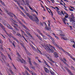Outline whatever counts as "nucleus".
<instances>
[{
    "mask_svg": "<svg viewBox=\"0 0 75 75\" xmlns=\"http://www.w3.org/2000/svg\"><path fill=\"white\" fill-rule=\"evenodd\" d=\"M24 67L25 68V69H27L28 70V71H29L30 74H32V75H35L34 74H33V71H30V70H29L28 68V67H27L26 66H25Z\"/></svg>",
    "mask_w": 75,
    "mask_h": 75,
    "instance_id": "obj_9",
    "label": "nucleus"
},
{
    "mask_svg": "<svg viewBox=\"0 0 75 75\" xmlns=\"http://www.w3.org/2000/svg\"><path fill=\"white\" fill-rule=\"evenodd\" d=\"M71 18H70V22L73 21V22H75V17L73 14H71Z\"/></svg>",
    "mask_w": 75,
    "mask_h": 75,
    "instance_id": "obj_5",
    "label": "nucleus"
},
{
    "mask_svg": "<svg viewBox=\"0 0 75 75\" xmlns=\"http://www.w3.org/2000/svg\"><path fill=\"white\" fill-rule=\"evenodd\" d=\"M32 48L34 51H36V49H35V48L34 47V46H33V47H32Z\"/></svg>",
    "mask_w": 75,
    "mask_h": 75,
    "instance_id": "obj_41",
    "label": "nucleus"
},
{
    "mask_svg": "<svg viewBox=\"0 0 75 75\" xmlns=\"http://www.w3.org/2000/svg\"><path fill=\"white\" fill-rule=\"evenodd\" d=\"M23 12H24V13H26V12H25V10L24 9H23Z\"/></svg>",
    "mask_w": 75,
    "mask_h": 75,
    "instance_id": "obj_49",
    "label": "nucleus"
},
{
    "mask_svg": "<svg viewBox=\"0 0 75 75\" xmlns=\"http://www.w3.org/2000/svg\"><path fill=\"white\" fill-rule=\"evenodd\" d=\"M70 41L71 42H74V44H75V42H74V40L72 39Z\"/></svg>",
    "mask_w": 75,
    "mask_h": 75,
    "instance_id": "obj_35",
    "label": "nucleus"
},
{
    "mask_svg": "<svg viewBox=\"0 0 75 75\" xmlns=\"http://www.w3.org/2000/svg\"><path fill=\"white\" fill-rule=\"evenodd\" d=\"M44 69L45 72H47V73H49V72H50V71H49L48 69H47V68L44 67Z\"/></svg>",
    "mask_w": 75,
    "mask_h": 75,
    "instance_id": "obj_13",
    "label": "nucleus"
},
{
    "mask_svg": "<svg viewBox=\"0 0 75 75\" xmlns=\"http://www.w3.org/2000/svg\"><path fill=\"white\" fill-rule=\"evenodd\" d=\"M55 45L58 48H61V47H60L59 46H58V45L56 44Z\"/></svg>",
    "mask_w": 75,
    "mask_h": 75,
    "instance_id": "obj_38",
    "label": "nucleus"
},
{
    "mask_svg": "<svg viewBox=\"0 0 75 75\" xmlns=\"http://www.w3.org/2000/svg\"><path fill=\"white\" fill-rule=\"evenodd\" d=\"M6 13H7V14H8V15H9L11 17H12L13 16L12 15H13V16H14L15 18H17V17L16 16H15V15L11 13H10V12H8V11L6 10Z\"/></svg>",
    "mask_w": 75,
    "mask_h": 75,
    "instance_id": "obj_4",
    "label": "nucleus"
},
{
    "mask_svg": "<svg viewBox=\"0 0 75 75\" xmlns=\"http://www.w3.org/2000/svg\"><path fill=\"white\" fill-rule=\"evenodd\" d=\"M25 74H26V75H30V74H28V72H27V71H25Z\"/></svg>",
    "mask_w": 75,
    "mask_h": 75,
    "instance_id": "obj_39",
    "label": "nucleus"
},
{
    "mask_svg": "<svg viewBox=\"0 0 75 75\" xmlns=\"http://www.w3.org/2000/svg\"><path fill=\"white\" fill-rule=\"evenodd\" d=\"M23 27H24V28H25L26 30H28V28H27L26 27H25V25H23Z\"/></svg>",
    "mask_w": 75,
    "mask_h": 75,
    "instance_id": "obj_40",
    "label": "nucleus"
},
{
    "mask_svg": "<svg viewBox=\"0 0 75 75\" xmlns=\"http://www.w3.org/2000/svg\"><path fill=\"white\" fill-rule=\"evenodd\" d=\"M12 44L13 45V46H14V47H16V46L14 45V43H13Z\"/></svg>",
    "mask_w": 75,
    "mask_h": 75,
    "instance_id": "obj_56",
    "label": "nucleus"
},
{
    "mask_svg": "<svg viewBox=\"0 0 75 75\" xmlns=\"http://www.w3.org/2000/svg\"><path fill=\"white\" fill-rule=\"evenodd\" d=\"M33 63L34 65H37V64L35 62H34Z\"/></svg>",
    "mask_w": 75,
    "mask_h": 75,
    "instance_id": "obj_43",
    "label": "nucleus"
},
{
    "mask_svg": "<svg viewBox=\"0 0 75 75\" xmlns=\"http://www.w3.org/2000/svg\"><path fill=\"white\" fill-rule=\"evenodd\" d=\"M8 28H9V29H13L12 27H11V26H10V25H8Z\"/></svg>",
    "mask_w": 75,
    "mask_h": 75,
    "instance_id": "obj_23",
    "label": "nucleus"
},
{
    "mask_svg": "<svg viewBox=\"0 0 75 75\" xmlns=\"http://www.w3.org/2000/svg\"><path fill=\"white\" fill-rule=\"evenodd\" d=\"M15 40L16 41H17V42L18 43H19V42H18V40H17V39H16Z\"/></svg>",
    "mask_w": 75,
    "mask_h": 75,
    "instance_id": "obj_50",
    "label": "nucleus"
},
{
    "mask_svg": "<svg viewBox=\"0 0 75 75\" xmlns=\"http://www.w3.org/2000/svg\"><path fill=\"white\" fill-rule=\"evenodd\" d=\"M65 69H67V71H68L69 72H70V70H69V69H68V68H67V67H64Z\"/></svg>",
    "mask_w": 75,
    "mask_h": 75,
    "instance_id": "obj_32",
    "label": "nucleus"
},
{
    "mask_svg": "<svg viewBox=\"0 0 75 75\" xmlns=\"http://www.w3.org/2000/svg\"><path fill=\"white\" fill-rule=\"evenodd\" d=\"M46 35H48V37H49L50 38V39H51V40H52L53 41L52 42V43H53V44H55V43L54 41V39L52 38V37H51V36H50L48 33H47Z\"/></svg>",
    "mask_w": 75,
    "mask_h": 75,
    "instance_id": "obj_8",
    "label": "nucleus"
},
{
    "mask_svg": "<svg viewBox=\"0 0 75 75\" xmlns=\"http://www.w3.org/2000/svg\"><path fill=\"white\" fill-rule=\"evenodd\" d=\"M0 3L2 4V5H3V6H5V4H4V3L3 2H2V1L0 0Z\"/></svg>",
    "mask_w": 75,
    "mask_h": 75,
    "instance_id": "obj_27",
    "label": "nucleus"
},
{
    "mask_svg": "<svg viewBox=\"0 0 75 75\" xmlns=\"http://www.w3.org/2000/svg\"><path fill=\"white\" fill-rule=\"evenodd\" d=\"M60 4L61 5H62V6H63V4H62V2H60Z\"/></svg>",
    "mask_w": 75,
    "mask_h": 75,
    "instance_id": "obj_59",
    "label": "nucleus"
},
{
    "mask_svg": "<svg viewBox=\"0 0 75 75\" xmlns=\"http://www.w3.org/2000/svg\"><path fill=\"white\" fill-rule=\"evenodd\" d=\"M41 7H42V8H44V6H42V4H41Z\"/></svg>",
    "mask_w": 75,
    "mask_h": 75,
    "instance_id": "obj_64",
    "label": "nucleus"
},
{
    "mask_svg": "<svg viewBox=\"0 0 75 75\" xmlns=\"http://www.w3.org/2000/svg\"><path fill=\"white\" fill-rule=\"evenodd\" d=\"M45 65H46L48 67H50V66L48 65V64H47V62H46L45 61Z\"/></svg>",
    "mask_w": 75,
    "mask_h": 75,
    "instance_id": "obj_24",
    "label": "nucleus"
},
{
    "mask_svg": "<svg viewBox=\"0 0 75 75\" xmlns=\"http://www.w3.org/2000/svg\"><path fill=\"white\" fill-rule=\"evenodd\" d=\"M50 56L49 57H47V58L48 59H49L50 61H51V62H53V63H54V62L53 61H52V59H51V58H50Z\"/></svg>",
    "mask_w": 75,
    "mask_h": 75,
    "instance_id": "obj_16",
    "label": "nucleus"
},
{
    "mask_svg": "<svg viewBox=\"0 0 75 75\" xmlns=\"http://www.w3.org/2000/svg\"><path fill=\"white\" fill-rule=\"evenodd\" d=\"M17 55H18V56L19 57H20V54H19V53L18 52H17Z\"/></svg>",
    "mask_w": 75,
    "mask_h": 75,
    "instance_id": "obj_46",
    "label": "nucleus"
},
{
    "mask_svg": "<svg viewBox=\"0 0 75 75\" xmlns=\"http://www.w3.org/2000/svg\"><path fill=\"white\" fill-rule=\"evenodd\" d=\"M1 50L2 51H4V50H3V49L2 48H1Z\"/></svg>",
    "mask_w": 75,
    "mask_h": 75,
    "instance_id": "obj_57",
    "label": "nucleus"
},
{
    "mask_svg": "<svg viewBox=\"0 0 75 75\" xmlns=\"http://www.w3.org/2000/svg\"><path fill=\"white\" fill-rule=\"evenodd\" d=\"M29 18L31 20H34V18H33V16H29Z\"/></svg>",
    "mask_w": 75,
    "mask_h": 75,
    "instance_id": "obj_20",
    "label": "nucleus"
},
{
    "mask_svg": "<svg viewBox=\"0 0 75 75\" xmlns=\"http://www.w3.org/2000/svg\"><path fill=\"white\" fill-rule=\"evenodd\" d=\"M57 12L58 14H59V15H62V13H61V12H60L59 10H57Z\"/></svg>",
    "mask_w": 75,
    "mask_h": 75,
    "instance_id": "obj_22",
    "label": "nucleus"
},
{
    "mask_svg": "<svg viewBox=\"0 0 75 75\" xmlns=\"http://www.w3.org/2000/svg\"><path fill=\"white\" fill-rule=\"evenodd\" d=\"M55 37L56 38H57V39L58 40L59 39V38H58V37L56 36H55Z\"/></svg>",
    "mask_w": 75,
    "mask_h": 75,
    "instance_id": "obj_48",
    "label": "nucleus"
},
{
    "mask_svg": "<svg viewBox=\"0 0 75 75\" xmlns=\"http://www.w3.org/2000/svg\"><path fill=\"white\" fill-rule=\"evenodd\" d=\"M61 13H62V14H63V15H64V13H63V11H62Z\"/></svg>",
    "mask_w": 75,
    "mask_h": 75,
    "instance_id": "obj_61",
    "label": "nucleus"
},
{
    "mask_svg": "<svg viewBox=\"0 0 75 75\" xmlns=\"http://www.w3.org/2000/svg\"><path fill=\"white\" fill-rule=\"evenodd\" d=\"M45 28L46 29V30H51V28H48V27H45Z\"/></svg>",
    "mask_w": 75,
    "mask_h": 75,
    "instance_id": "obj_29",
    "label": "nucleus"
},
{
    "mask_svg": "<svg viewBox=\"0 0 75 75\" xmlns=\"http://www.w3.org/2000/svg\"><path fill=\"white\" fill-rule=\"evenodd\" d=\"M20 7L21 9L22 10H23L24 9H23V8L22 6H20Z\"/></svg>",
    "mask_w": 75,
    "mask_h": 75,
    "instance_id": "obj_53",
    "label": "nucleus"
},
{
    "mask_svg": "<svg viewBox=\"0 0 75 75\" xmlns=\"http://www.w3.org/2000/svg\"><path fill=\"white\" fill-rule=\"evenodd\" d=\"M73 47L74 48H75V44H73L72 45Z\"/></svg>",
    "mask_w": 75,
    "mask_h": 75,
    "instance_id": "obj_47",
    "label": "nucleus"
},
{
    "mask_svg": "<svg viewBox=\"0 0 75 75\" xmlns=\"http://www.w3.org/2000/svg\"><path fill=\"white\" fill-rule=\"evenodd\" d=\"M70 7L71 8H74L72 6H70Z\"/></svg>",
    "mask_w": 75,
    "mask_h": 75,
    "instance_id": "obj_52",
    "label": "nucleus"
},
{
    "mask_svg": "<svg viewBox=\"0 0 75 75\" xmlns=\"http://www.w3.org/2000/svg\"><path fill=\"white\" fill-rule=\"evenodd\" d=\"M69 10H70V11H74V10H73L72 9L69 8Z\"/></svg>",
    "mask_w": 75,
    "mask_h": 75,
    "instance_id": "obj_62",
    "label": "nucleus"
},
{
    "mask_svg": "<svg viewBox=\"0 0 75 75\" xmlns=\"http://www.w3.org/2000/svg\"><path fill=\"white\" fill-rule=\"evenodd\" d=\"M9 71L11 72V74H14L13 72L11 71V69H9Z\"/></svg>",
    "mask_w": 75,
    "mask_h": 75,
    "instance_id": "obj_26",
    "label": "nucleus"
},
{
    "mask_svg": "<svg viewBox=\"0 0 75 75\" xmlns=\"http://www.w3.org/2000/svg\"><path fill=\"white\" fill-rule=\"evenodd\" d=\"M41 45L43 47H44V48H45V49L46 50H47V51H51L52 52H54V51L52 50V49L56 51L55 47L52 46H51V47H50L48 45H47V46H46L45 45L42 44H41Z\"/></svg>",
    "mask_w": 75,
    "mask_h": 75,
    "instance_id": "obj_1",
    "label": "nucleus"
},
{
    "mask_svg": "<svg viewBox=\"0 0 75 75\" xmlns=\"http://www.w3.org/2000/svg\"><path fill=\"white\" fill-rule=\"evenodd\" d=\"M0 26H1V28H2L3 29L4 31H5V32H6V30H5V28L3 27V25H1V23H0Z\"/></svg>",
    "mask_w": 75,
    "mask_h": 75,
    "instance_id": "obj_15",
    "label": "nucleus"
},
{
    "mask_svg": "<svg viewBox=\"0 0 75 75\" xmlns=\"http://www.w3.org/2000/svg\"><path fill=\"white\" fill-rule=\"evenodd\" d=\"M21 31L22 32V33L23 34H25V33L22 30H21ZM23 34H22V35L23 37V38H24L25 40V41H26V42H27V40H26V39L25 38H24V36H23Z\"/></svg>",
    "mask_w": 75,
    "mask_h": 75,
    "instance_id": "obj_12",
    "label": "nucleus"
},
{
    "mask_svg": "<svg viewBox=\"0 0 75 75\" xmlns=\"http://www.w3.org/2000/svg\"><path fill=\"white\" fill-rule=\"evenodd\" d=\"M64 24H67V20L66 18H62Z\"/></svg>",
    "mask_w": 75,
    "mask_h": 75,
    "instance_id": "obj_10",
    "label": "nucleus"
},
{
    "mask_svg": "<svg viewBox=\"0 0 75 75\" xmlns=\"http://www.w3.org/2000/svg\"><path fill=\"white\" fill-rule=\"evenodd\" d=\"M63 51L64 52H65V54H67V55H69V53H68V52H67L66 51H65L64 50H63Z\"/></svg>",
    "mask_w": 75,
    "mask_h": 75,
    "instance_id": "obj_34",
    "label": "nucleus"
},
{
    "mask_svg": "<svg viewBox=\"0 0 75 75\" xmlns=\"http://www.w3.org/2000/svg\"><path fill=\"white\" fill-rule=\"evenodd\" d=\"M69 27L70 28V30H72V26H69Z\"/></svg>",
    "mask_w": 75,
    "mask_h": 75,
    "instance_id": "obj_45",
    "label": "nucleus"
},
{
    "mask_svg": "<svg viewBox=\"0 0 75 75\" xmlns=\"http://www.w3.org/2000/svg\"><path fill=\"white\" fill-rule=\"evenodd\" d=\"M28 59L29 60V62L30 65H32V64L31 63V58H28Z\"/></svg>",
    "mask_w": 75,
    "mask_h": 75,
    "instance_id": "obj_19",
    "label": "nucleus"
},
{
    "mask_svg": "<svg viewBox=\"0 0 75 75\" xmlns=\"http://www.w3.org/2000/svg\"><path fill=\"white\" fill-rule=\"evenodd\" d=\"M66 14H67V15L65 16V18H68V17H69V16L68 14H67V13H66Z\"/></svg>",
    "mask_w": 75,
    "mask_h": 75,
    "instance_id": "obj_36",
    "label": "nucleus"
},
{
    "mask_svg": "<svg viewBox=\"0 0 75 75\" xmlns=\"http://www.w3.org/2000/svg\"><path fill=\"white\" fill-rule=\"evenodd\" d=\"M25 14H26V15L28 17H29V16H30V15L28 13H25Z\"/></svg>",
    "mask_w": 75,
    "mask_h": 75,
    "instance_id": "obj_42",
    "label": "nucleus"
},
{
    "mask_svg": "<svg viewBox=\"0 0 75 75\" xmlns=\"http://www.w3.org/2000/svg\"><path fill=\"white\" fill-rule=\"evenodd\" d=\"M54 56L55 57L57 58V57H58V53L57 52H54Z\"/></svg>",
    "mask_w": 75,
    "mask_h": 75,
    "instance_id": "obj_14",
    "label": "nucleus"
},
{
    "mask_svg": "<svg viewBox=\"0 0 75 75\" xmlns=\"http://www.w3.org/2000/svg\"><path fill=\"white\" fill-rule=\"evenodd\" d=\"M21 14L23 15V16H25V15L24 14V13L22 12H21Z\"/></svg>",
    "mask_w": 75,
    "mask_h": 75,
    "instance_id": "obj_44",
    "label": "nucleus"
},
{
    "mask_svg": "<svg viewBox=\"0 0 75 75\" xmlns=\"http://www.w3.org/2000/svg\"><path fill=\"white\" fill-rule=\"evenodd\" d=\"M35 34L36 35L37 37H38V38L40 39V40H42V39L41 38V37L39 36L37 34Z\"/></svg>",
    "mask_w": 75,
    "mask_h": 75,
    "instance_id": "obj_17",
    "label": "nucleus"
},
{
    "mask_svg": "<svg viewBox=\"0 0 75 75\" xmlns=\"http://www.w3.org/2000/svg\"><path fill=\"white\" fill-rule=\"evenodd\" d=\"M52 34H53V35H54V37H55L56 36V35H55V33H52Z\"/></svg>",
    "mask_w": 75,
    "mask_h": 75,
    "instance_id": "obj_55",
    "label": "nucleus"
},
{
    "mask_svg": "<svg viewBox=\"0 0 75 75\" xmlns=\"http://www.w3.org/2000/svg\"><path fill=\"white\" fill-rule=\"evenodd\" d=\"M38 32V33L39 34H40V35H42V36L44 38H45H45H45V36L43 35L42 33H41V32H40V31L39 30H37Z\"/></svg>",
    "mask_w": 75,
    "mask_h": 75,
    "instance_id": "obj_11",
    "label": "nucleus"
},
{
    "mask_svg": "<svg viewBox=\"0 0 75 75\" xmlns=\"http://www.w3.org/2000/svg\"><path fill=\"white\" fill-rule=\"evenodd\" d=\"M17 59L18 61H20L21 62V63H24L25 64H27L25 60L21 57H20V59L19 57H18L17 58Z\"/></svg>",
    "mask_w": 75,
    "mask_h": 75,
    "instance_id": "obj_3",
    "label": "nucleus"
},
{
    "mask_svg": "<svg viewBox=\"0 0 75 75\" xmlns=\"http://www.w3.org/2000/svg\"><path fill=\"white\" fill-rule=\"evenodd\" d=\"M71 68L73 70H74V71L75 70V68H74V67H73V66H71Z\"/></svg>",
    "mask_w": 75,
    "mask_h": 75,
    "instance_id": "obj_37",
    "label": "nucleus"
},
{
    "mask_svg": "<svg viewBox=\"0 0 75 75\" xmlns=\"http://www.w3.org/2000/svg\"><path fill=\"white\" fill-rule=\"evenodd\" d=\"M26 33L28 35H29L30 36V37H32V36H31V35H30V34L29 33V32H26Z\"/></svg>",
    "mask_w": 75,
    "mask_h": 75,
    "instance_id": "obj_25",
    "label": "nucleus"
},
{
    "mask_svg": "<svg viewBox=\"0 0 75 75\" xmlns=\"http://www.w3.org/2000/svg\"><path fill=\"white\" fill-rule=\"evenodd\" d=\"M55 8H57V10H59V8H58V7H56Z\"/></svg>",
    "mask_w": 75,
    "mask_h": 75,
    "instance_id": "obj_51",
    "label": "nucleus"
},
{
    "mask_svg": "<svg viewBox=\"0 0 75 75\" xmlns=\"http://www.w3.org/2000/svg\"><path fill=\"white\" fill-rule=\"evenodd\" d=\"M11 21L13 22V23H14L13 24L12 23V24L13 26H14V27L15 28H16V27H18V28L19 27V26L17 24L14 23H16L15 22V21L13 20L12 19H11Z\"/></svg>",
    "mask_w": 75,
    "mask_h": 75,
    "instance_id": "obj_6",
    "label": "nucleus"
},
{
    "mask_svg": "<svg viewBox=\"0 0 75 75\" xmlns=\"http://www.w3.org/2000/svg\"><path fill=\"white\" fill-rule=\"evenodd\" d=\"M1 55L2 57V60H1V61L2 62H5V61L4 60V59H5L6 58V57H5V56L3 54V53H1Z\"/></svg>",
    "mask_w": 75,
    "mask_h": 75,
    "instance_id": "obj_7",
    "label": "nucleus"
},
{
    "mask_svg": "<svg viewBox=\"0 0 75 75\" xmlns=\"http://www.w3.org/2000/svg\"><path fill=\"white\" fill-rule=\"evenodd\" d=\"M63 62L64 63V64H65L66 65H67V63H65V62L67 61V60H66V59H65V58H64L63 59Z\"/></svg>",
    "mask_w": 75,
    "mask_h": 75,
    "instance_id": "obj_21",
    "label": "nucleus"
},
{
    "mask_svg": "<svg viewBox=\"0 0 75 75\" xmlns=\"http://www.w3.org/2000/svg\"><path fill=\"white\" fill-rule=\"evenodd\" d=\"M58 32H59V34H60V37L61 39L62 40H68V38H67L66 37V36L64 34H61V33L62 32V31L61 30H59Z\"/></svg>",
    "mask_w": 75,
    "mask_h": 75,
    "instance_id": "obj_2",
    "label": "nucleus"
},
{
    "mask_svg": "<svg viewBox=\"0 0 75 75\" xmlns=\"http://www.w3.org/2000/svg\"><path fill=\"white\" fill-rule=\"evenodd\" d=\"M1 35H2V36L4 38H6L4 36H3V35L1 34Z\"/></svg>",
    "mask_w": 75,
    "mask_h": 75,
    "instance_id": "obj_58",
    "label": "nucleus"
},
{
    "mask_svg": "<svg viewBox=\"0 0 75 75\" xmlns=\"http://www.w3.org/2000/svg\"><path fill=\"white\" fill-rule=\"evenodd\" d=\"M8 56L9 58H10V59L11 60H12V59H11V57L10 56V55L9 54H8Z\"/></svg>",
    "mask_w": 75,
    "mask_h": 75,
    "instance_id": "obj_33",
    "label": "nucleus"
},
{
    "mask_svg": "<svg viewBox=\"0 0 75 75\" xmlns=\"http://www.w3.org/2000/svg\"><path fill=\"white\" fill-rule=\"evenodd\" d=\"M7 35H8V36H9V37H11V36H12V35H11V34L10 33L9 34V35H8V33H6Z\"/></svg>",
    "mask_w": 75,
    "mask_h": 75,
    "instance_id": "obj_30",
    "label": "nucleus"
},
{
    "mask_svg": "<svg viewBox=\"0 0 75 75\" xmlns=\"http://www.w3.org/2000/svg\"><path fill=\"white\" fill-rule=\"evenodd\" d=\"M6 65H7V66H8V67H9V64L8 63H7L6 64Z\"/></svg>",
    "mask_w": 75,
    "mask_h": 75,
    "instance_id": "obj_63",
    "label": "nucleus"
},
{
    "mask_svg": "<svg viewBox=\"0 0 75 75\" xmlns=\"http://www.w3.org/2000/svg\"><path fill=\"white\" fill-rule=\"evenodd\" d=\"M52 34H53V35H54V37H55L56 36V35H55V33H52Z\"/></svg>",
    "mask_w": 75,
    "mask_h": 75,
    "instance_id": "obj_54",
    "label": "nucleus"
},
{
    "mask_svg": "<svg viewBox=\"0 0 75 75\" xmlns=\"http://www.w3.org/2000/svg\"><path fill=\"white\" fill-rule=\"evenodd\" d=\"M34 20L36 22H38V21H39L38 20V18H37V17H35V19H34Z\"/></svg>",
    "mask_w": 75,
    "mask_h": 75,
    "instance_id": "obj_18",
    "label": "nucleus"
},
{
    "mask_svg": "<svg viewBox=\"0 0 75 75\" xmlns=\"http://www.w3.org/2000/svg\"><path fill=\"white\" fill-rule=\"evenodd\" d=\"M38 52H39V53H40V54H42V53L41 52V51H40V50H38Z\"/></svg>",
    "mask_w": 75,
    "mask_h": 75,
    "instance_id": "obj_28",
    "label": "nucleus"
},
{
    "mask_svg": "<svg viewBox=\"0 0 75 75\" xmlns=\"http://www.w3.org/2000/svg\"><path fill=\"white\" fill-rule=\"evenodd\" d=\"M16 35H18V36H19V37H20L21 36V35L19 33H18L16 34Z\"/></svg>",
    "mask_w": 75,
    "mask_h": 75,
    "instance_id": "obj_31",
    "label": "nucleus"
},
{
    "mask_svg": "<svg viewBox=\"0 0 75 75\" xmlns=\"http://www.w3.org/2000/svg\"><path fill=\"white\" fill-rule=\"evenodd\" d=\"M30 45L32 47H33V45H31V44H30Z\"/></svg>",
    "mask_w": 75,
    "mask_h": 75,
    "instance_id": "obj_60",
    "label": "nucleus"
}]
</instances>
